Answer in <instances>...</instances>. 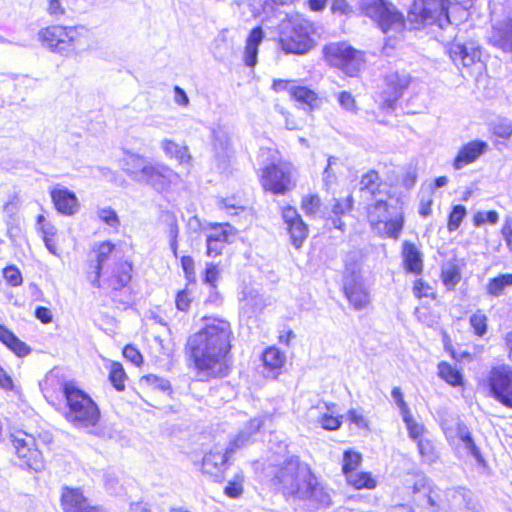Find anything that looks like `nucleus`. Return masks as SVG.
<instances>
[{"label":"nucleus","mask_w":512,"mask_h":512,"mask_svg":"<svg viewBox=\"0 0 512 512\" xmlns=\"http://www.w3.org/2000/svg\"><path fill=\"white\" fill-rule=\"evenodd\" d=\"M264 420L261 417H255L249 421L247 426L232 439L226 450L228 455H232L238 449H241L251 443L252 436L263 426Z\"/></svg>","instance_id":"nucleus-26"},{"label":"nucleus","mask_w":512,"mask_h":512,"mask_svg":"<svg viewBox=\"0 0 512 512\" xmlns=\"http://www.w3.org/2000/svg\"><path fill=\"white\" fill-rule=\"evenodd\" d=\"M91 30L85 25H51L39 30L38 41L50 52L70 56L76 51L81 38H86Z\"/></svg>","instance_id":"nucleus-3"},{"label":"nucleus","mask_w":512,"mask_h":512,"mask_svg":"<svg viewBox=\"0 0 512 512\" xmlns=\"http://www.w3.org/2000/svg\"><path fill=\"white\" fill-rule=\"evenodd\" d=\"M337 100L339 105L346 111L354 112L356 110V101L350 92L342 91L338 93Z\"/></svg>","instance_id":"nucleus-55"},{"label":"nucleus","mask_w":512,"mask_h":512,"mask_svg":"<svg viewBox=\"0 0 512 512\" xmlns=\"http://www.w3.org/2000/svg\"><path fill=\"white\" fill-rule=\"evenodd\" d=\"M332 211L335 216H341L352 209L353 198L351 195L343 199H335Z\"/></svg>","instance_id":"nucleus-52"},{"label":"nucleus","mask_w":512,"mask_h":512,"mask_svg":"<svg viewBox=\"0 0 512 512\" xmlns=\"http://www.w3.org/2000/svg\"><path fill=\"white\" fill-rule=\"evenodd\" d=\"M61 500L64 512H103L99 507L90 506L78 489H66Z\"/></svg>","instance_id":"nucleus-24"},{"label":"nucleus","mask_w":512,"mask_h":512,"mask_svg":"<svg viewBox=\"0 0 512 512\" xmlns=\"http://www.w3.org/2000/svg\"><path fill=\"white\" fill-rule=\"evenodd\" d=\"M444 433L451 444L457 441L462 443L467 454L471 455L477 462H483L480 449L476 446L469 428L463 422H457L453 426L444 427Z\"/></svg>","instance_id":"nucleus-17"},{"label":"nucleus","mask_w":512,"mask_h":512,"mask_svg":"<svg viewBox=\"0 0 512 512\" xmlns=\"http://www.w3.org/2000/svg\"><path fill=\"white\" fill-rule=\"evenodd\" d=\"M181 266L184 271L185 277L188 281L195 280L194 260L190 256H183L181 258Z\"/></svg>","instance_id":"nucleus-60"},{"label":"nucleus","mask_w":512,"mask_h":512,"mask_svg":"<svg viewBox=\"0 0 512 512\" xmlns=\"http://www.w3.org/2000/svg\"><path fill=\"white\" fill-rule=\"evenodd\" d=\"M442 278L444 285L452 290L461 280L460 269L454 264H449L443 269Z\"/></svg>","instance_id":"nucleus-42"},{"label":"nucleus","mask_w":512,"mask_h":512,"mask_svg":"<svg viewBox=\"0 0 512 512\" xmlns=\"http://www.w3.org/2000/svg\"><path fill=\"white\" fill-rule=\"evenodd\" d=\"M369 201L366 215L371 229L380 237L398 239L404 226L403 213L391 211L386 196Z\"/></svg>","instance_id":"nucleus-6"},{"label":"nucleus","mask_w":512,"mask_h":512,"mask_svg":"<svg viewBox=\"0 0 512 512\" xmlns=\"http://www.w3.org/2000/svg\"><path fill=\"white\" fill-rule=\"evenodd\" d=\"M417 447L419 454L425 463L432 464L437 461L438 453L434 443L431 440L427 438L419 439L417 442Z\"/></svg>","instance_id":"nucleus-41"},{"label":"nucleus","mask_w":512,"mask_h":512,"mask_svg":"<svg viewBox=\"0 0 512 512\" xmlns=\"http://www.w3.org/2000/svg\"><path fill=\"white\" fill-rule=\"evenodd\" d=\"M347 482L356 489H373L376 487V480L367 472H352L346 476Z\"/></svg>","instance_id":"nucleus-39"},{"label":"nucleus","mask_w":512,"mask_h":512,"mask_svg":"<svg viewBox=\"0 0 512 512\" xmlns=\"http://www.w3.org/2000/svg\"><path fill=\"white\" fill-rule=\"evenodd\" d=\"M162 148L168 157L176 159L181 164L190 161L191 157L188 154L186 146H182L171 140H164L162 142Z\"/></svg>","instance_id":"nucleus-37"},{"label":"nucleus","mask_w":512,"mask_h":512,"mask_svg":"<svg viewBox=\"0 0 512 512\" xmlns=\"http://www.w3.org/2000/svg\"><path fill=\"white\" fill-rule=\"evenodd\" d=\"M123 356L135 365H139L142 362V355L132 345L125 346L123 349Z\"/></svg>","instance_id":"nucleus-62"},{"label":"nucleus","mask_w":512,"mask_h":512,"mask_svg":"<svg viewBox=\"0 0 512 512\" xmlns=\"http://www.w3.org/2000/svg\"><path fill=\"white\" fill-rule=\"evenodd\" d=\"M202 320V328L187 340V353L199 376L206 379L224 377L229 373L232 363L231 323L215 316H205Z\"/></svg>","instance_id":"nucleus-1"},{"label":"nucleus","mask_w":512,"mask_h":512,"mask_svg":"<svg viewBox=\"0 0 512 512\" xmlns=\"http://www.w3.org/2000/svg\"><path fill=\"white\" fill-rule=\"evenodd\" d=\"M3 276L5 280L12 286H19L22 284V275L19 269L13 265L4 268Z\"/></svg>","instance_id":"nucleus-54"},{"label":"nucleus","mask_w":512,"mask_h":512,"mask_svg":"<svg viewBox=\"0 0 512 512\" xmlns=\"http://www.w3.org/2000/svg\"><path fill=\"white\" fill-rule=\"evenodd\" d=\"M152 162L142 155L126 153L122 159L125 173L135 182L141 183Z\"/></svg>","instance_id":"nucleus-22"},{"label":"nucleus","mask_w":512,"mask_h":512,"mask_svg":"<svg viewBox=\"0 0 512 512\" xmlns=\"http://www.w3.org/2000/svg\"><path fill=\"white\" fill-rule=\"evenodd\" d=\"M67 403L65 418L76 428L94 427L100 420V410L92 398L73 384L63 387Z\"/></svg>","instance_id":"nucleus-4"},{"label":"nucleus","mask_w":512,"mask_h":512,"mask_svg":"<svg viewBox=\"0 0 512 512\" xmlns=\"http://www.w3.org/2000/svg\"><path fill=\"white\" fill-rule=\"evenodd\" d=\"M499 220V215L496 211H478L474 217L473 222L475 226H481L485 224L486 222H489L490 224H496Z\"/></svg>","instance_id":"nucleus-51"},{"label":"nucleus","mask_w":512,"mask_h":512,"mask_svg":"<svg viewBox=\"0 0 512 512\" xmlns=\"http://www.w3.org/2000/svg\"><path fill=\"white\" fill-rule=\"evenodd\" d=\"M321 201L318 195H307L303 197L301 207L307 215H315L319 210Z\"/></svg>","instance_id":"nucleus-50"},{"label":"nucleus","mask_w":512,"mask_h":512,"mask_svg":"<svg viewBox=\"0 0 512 512\" xmlns=\"http://www.w3.org/2000/svg\"><path fill=\"white\" fill-rule=\"evenodd\" d=\"M55 208L64 215H74L79 208L76 195L66 188H55L51 191Z\"/></svg>","instance_id":"nucleus-25"},{"label":"nucleus","mask_w":512,"mask_h":512,"mask_svg":"<svg viewBox=\"0 0 512 512\" xmlns=\"http://www.w3.org/2000/svg\"><path fill=\"white\" fill-rule=\"evenodd\" d=\"M115 245L109 241H104L98 244L94 249L96 257V265L93 272L88 274V280L94 286L99 288L101 286L100 277L103 270L104 263L109 259Z\"/></svg>","instance_id":"nucleus-28"},{"label":"nucleus","mask_w":512,"mask_h":512,"mask_svg":"<svg viewBox=\"0 0 512 512\" xmlns=\"http://www.w3.org/2000/svg\"><path fill=\"white\" fill-rule=\"evenodd\" d=\"M489 386L495 399L512 408V368L500 367L491 371Z\"/></svg>","instance_id":"nucleus-15"},{"label":"nucleus","mask_w":512,"mask_h":512,"mask_svg":"<svg viewBox=\"0 0 512 512\" xmlns=\"http://www.w3.org/2000/svg\"><path fill=\"white\" fill-rule=\"evenodd\" d=\"M179 175L171 168L160 163H151L147 174H145L140 184H145L157 192H166L172 185L178 184Z\"/></svg>","instance_id":"nucleus-16"},{"label":"nucleus","mask_w":512,"mask_h":512,"mask_svg":"<svg viewBox=\"0 0 512 512\" xmlns=\"http://www.w3.org/2000/svg\"><path fill=\"white\" fill-rule=\"evenodd\" d=\"M0 341L18 357H25L31 352V348L26 343L21 341L13 332L3 325H0Z\"/></svg>","instance_id":"nucleus-32"},{"label":"nucleus","mask_w":512,"mask_h":512,"mask_svg":"<svg viewBox=\"0 0 512 512\" xmlns=\"http://www.w3.org/2000/svg\"><path fill=\"white\" fill-rule=\"evenodd\" d=\"M402 418H403L404 423L406 424V428L408 430L409 437L417 442L419 439H423L421 436L423 435V433L425 431L424 425L416 422L411 413H408V414L402 416Z\"/></svg>","instance_id":"nucleus-44"},{"label":"nucleus","mask_w":512,"mask_h":512,"mask_svg":"<svg viewBox=\"0 0 512 512\" xmlns=\"http://www.w3.org/2000/svg\"><path fill=\"white\" fill-rule=\"evenodd\" d=\"M449 55L458 67L467 69L469 74L481 73L484 68L480 46L473 41L464 44L453 43L449 48Z\"/></svg>","instance_id":"nucleus-13"},{"label":"nucleus","mask_w":512,"mask_h":512,"mask_svg":"<svg viewBox=\"0 0 512 512\" xmlns=\"http://www.w3.org/2000/svg\"><path fill=\"white\" fill-rule=\"evenodd\" d=\"M292 99H294L297 103H299L300 107L304 110H313L318 108L322 100L316 92L305 87V86H296L295 89L292 90Z\"/></svg>","instance_id":"nucleus-31"},{"label":"nucleus","mask_w":512,"mask_h":512,"mask_svg":"<svg viewBox=\"0 0 512 512\" xmlns=\"http://www.w3.org/2000/svg\"><path fill=\"white\" fill-rule=\"evenodd\" d=\"M391 395H392L396 405L398 406L402 416L410 413L409 407L406 404V402L404 401L402 391L399 387H394L392 389Z\"/></svg>","instance_id":"nucleus-59"},{"label":"nucleus","mask_w":512,"mask_h":512,"mask_svg":"<svg viewBox=\"0 0 512 512\" xmlns=\"http://www.w3.org/2000/svg\"><path fill=\"white\" fill-rule=\"evenodd\" d=\"M387 89L384 92V107L393 109L395 101H397L408 87L410 78L407 74L391 73L386 79Z\"/></svg>","instance_id":"nucleus-21"},{"label":"nucleus","mask_w":512,"mask_h":512,"mask_svg":"<svg viewBox=\"0 0 512 512\" xmlns=\"http://www.w3.org/2000/svg\"><path fill=\"white\" fill-rule=\"evenodd\" d=\"M279 29L280 45L287 53L305 54L314 46L312 25L299 14H286Z\"/></svg>","instance_id":"nucleus-5"},{"label":"nucleus","mask_w":512,"mask_h":512,"mask_svg":"<svg viewBox=\"0 0 512 512\" xmlns=\"http://www.w3.org/2000/svg\"><path fill=\"white\" fill-rule=\"evenodd\" d=\"M67 0H47L46 1V13L56 19L59 20L66 15V8L64 6Z\"/></svg>","instance_id":"nucleus-47"},{"label":"nucleus","mask_w":512,"mask_h":512,"mask_svg":"<svg viewBox=\"0 0 512 512\" xmlns=\"http://www.w3.org/2000/svg\"><path fill=\"white\" fill-rule=\"evenodd\" d=\"M262 360L264 366L273 372L275 377L285 364L286 356L278 348L272 346L264 351Z\"/></svg>","instance_id":"nucleus-35"},{"label":"nucleus","mask_w":512,"mask_h":512,"mask_svg":"<svg viewBox=\"0 0 512 512\" xmlns=\"http://www.w3.org/2000/svg\"><path fill=\"white\" fill-rule=\"evenodd\" d=\"M362 457L359 453L355 451H345L343 455V465L342 471L347 476L356 470V468L360 465Z\"/></svg>","instance_id":"nucleus-46"},{"label":"nucleus","mask_w":512,"mask_h":512,"mask_svg":"<svg viewBox=\"0 0 512 512\" xmlns=\"http://www.w3.org/2000/svg\"><path fill=\"white\" fill-rule=\"evenodd\" d=\"M349 421L358 426L359 428L367 429L369 421L360 409H350L347 413Z\"/></svg>","instance_id":"nucleus-56"},{"label":"nucleus","mask_w":512,"mask_h":512,"mask_svg":"<svg viewBox=\"0 0 512 512\" xmlns=\"http://www.w3.org/2000/svg\"><path fill=\"white\" fill-rule=\"evenodd\" d=\"M229 457H231V455L227 454V450H225V453L221 451H210L203 457L202 472L216 480H220Z\"/></svg>","instance_id":"nucleus-27"},{"label":"nucleus","mask_w":512,"mask_h":512,"mask_svg":"<svg viewBox=\"0 0 512 512\" xmlns=\"http://www.w3.org/2000/svg\"><path fill=\"white\" fill-rule=\"evenodd\" d=\"M272 158V163L262 169L261 185L264 190L273 194L284 195L295 186L292 179V166L286 162H276Z\"/></svg>","instance_id":"nucleus-10"},{"label":"nucleus","mask_w":512,"mask_h":512,"mask_svg":"<svg viewBox=\"0 0 512 512\" xmlns=\"http://www.w3.org/2000/svg\"><path fill=\"white\" fill-rule=\"evenodd\" d=\"M362 11L378 23L384 33L400 32L404 27V17L396 7L385 0H364Z\"/></svg>","instance_id":"nucleus-9"},{"label":"nucleus","mask_w":512,"mask_h":512,"mask_svg":"<svg viewBox=\"0 0 512 512\" xmlns=\"http://www.w3.org/2000/svg\"><path fill=\"white\" fill-rule=\"evenodd\" d=\"M452 0H414L408 13L410 22L434 25L443 29L451 25L448 13L449 4Z\"/></svg>","instance_id":"nucleus-8"},{"label":"nucleus","mask_w":512,"mask_h":512,"mask_svg":"<svg viewBox=\"0 0 512 512\" xmlns=\"http://www.w3.org/2000/svg\"><path fill=\"white\" fill-rule=\"evenodd\" d=\"M488 148V144L481 140H475L464 145L458 152L453 166L456 170H460L466 165L476 161L483 155Z\"/></svg>","instance_id":"nucleus-23"},{"label":"nucleus","mask_w":512,"mask_h":512,"mask_svg":"<svg viewBox=\"0 0 512 512\" xmlns=\"http://www.w3.org/2000/svg\"><path fill=\"white\" fill-rule=\"evenodd\" d=\"M272 484L287 500L309 501L315 506H328L331 496L321 485L307 463L292 457L275 473Z\"/></svg>","instance_id":"nucleus-2"},{"label":"nucleus","mask_w":512,"mask_h":512,"mask_svg":"<svg viewBox=\"0 0 512 512\" xmlns=\"http://www.w3.org/2000/svg\"><path fill=\"white\" fill-rule=\"evenodd\" d=\"M379 175L376 171L372 170L362 176L360 181L361 196L369 201L382 196H386L381 189Z\"/></svg>","instance_id":"nucleus-29"},{"label":"nucleus","mask_w":512,"mask_h":512,"mask_svg":"<svg viewBox=\"0 0 512 512\" xmlns=\"http://www.w3.org/2000/svg\"><path fill=\"white\" fill-rule=\"evenodd\" d=\"M97 217L99 220L107 224L108 226L112 228H117L120 224L119 218L112 208L106 207V208H100L97 210Z\"/></svg>","instance_id":"nucleus-49"},{"label":"nucleus","mask_w":512,"mask_h":512,"mask_svg":"<svg viewBox=\"0 0 512 512\" xmlns=\"http://www.w3.org/2000/svg\"><path fill=\"white\" fill-rule=\"evenodd\" d=\"M466 214H467V211L463 205L454 206L452 211L450 212L449 218H448V224H447L448 231L449 232L456 231L460 227Z\"/></svg>","instance_id":"nucleus-45"},{"label":"nucleus","mask_w":512,"mask_h":512,"mask_svg":"<svg viewBox=\"0 0 512 512\" xmlns=\"http://www.w3.org/2000/svg\"><path fill=\"white\" fill-rule=\"evenodd\" d=\"M264 38L261 27L251 30L245 45L244 62L247 66L254 67L257 63L258 47Z\"/></svg>","instance_id":"nucleus-30"},{"label":"nucleus","mask_w":512,"mask_h":512,"mask_svg":"<svg viewBox=\"0 0 512 512\" xmlns=\"http://www.w3.org/2000/svg\"><path fill=\"white\" fill-rule=\"evenodd\" d=\"M109 379L113 386L118 390L122 391L125 388L124 381L126 374L120 363L112 362L110 366Z\"/></svg>","instance_id":"nucleus-43"},{"label":"nucleus","mask_w":512,"mask_h":512,"mask_svg":"<svg viewBox=\"0 0 512 512\" xmlns=\"http://www.w3.org/2000/svg\"><path fill=\"white\" fill-rule=\"evenodd\" d=\"M438 374L444 379L447 383L457 386L462 384V375L461 373L446 362H441L438 365Z\"/></svg>","instance_id":"nucleus-40"},{"label":"nucleus","mask_w":512,"mask_h":512,"mask_svg":"<svg viewBox=\"0 0 512 512\" xmlns=\"http://www.w3.org/2000/svg\"><path fill=\"white\" fill-rule=\"evenodd\" d=\"M296 86L295 82L282 79L274 80L272 85L276 92L287 91L290 96H292V90L295 89Z\"/></svg>","instance_id":"nucleus-63"},{"label":"nucleus","mask_w":512,"mask_h":512,"mask_svg":"<svg viewBox=\"0 0 512 512\" xmlns=\"http://www.w3.org/2000/svg\"><path fill=\"white\" fill-rule=\"evenodd\" d=\"M502 236L505 239L508 248L512 252V217H507L505 219L502 227Z\"/></svg>","instance_id":"nucleus-64"},{"label":"nucleus","mask_w":512,"mask_h":512,"mask_svg":"<svg viewBox=\"0 0 512 512\" xmlns=\"http://www.w3.org/2000/svg\"><path fill=\"white\" fill-rule=\"evenodd\" d=\"M470 325L476 335L483 336L487 331V316L480 310L476 311L470 317Z\"/></svg>","instance_id":"nucleus-48"},{"label":"nucleus","mask_w":512,"mask_h":512,"mask_svg":"<svg viewBox=\"0 0 512 512\" xmlns=\"http://www.w3.org/2000/svg\"><path fill=\"white\" fill-rule=\"evenodd\" d=\"M142 382L153 388L160 389L161 391H167L170 389V382L167 379L158 377L153 374L144 376L142 378Z\"/></svg>","instance_id":"nucleus-53"},{"label":"nucleus","mask_w":512,"mask_h":512,"mask_svg":"<svg viewBox=\"0 0 512 512\" xmlns=\"http://www.w3.org/2000/svg\"><path fill=\"white\" fill-rule=\"evenodd\" d=\"M234 235L235 229L230 224H214L207 235V255L212 257L220 255L225 244L229 243Z\"/></svg>","instance_id":"nucleus-19"},{"label":"nucleus","mask_w":512,"mask_h":512,"mask_svg":"<svg viewBox=\"0 0 512 512\" xmlns=\"http://www.w3.org/2000/svg\"><path fill=\"white\" fill-rule=\"evenodd\" d=\"M11 439L15 453L23 465L36 472L44 468V458L33 435L24 431H17L11 435Z\"/></svg>","instance_id":"nucleus-12"},{"label":"nucleus","mask_w":512,"mask_h":512,"mask_svg":"<svg viewBox=\"0 0 512 512\" xmlns=\"http://www.w3.org/2000/svg\"><path fill=\"white\" fill-rule=\"evenodd\" d=\"M412 492L414 494L423 493L427 498L430 508L438 505L436 498L439 497V489L432 487L425 476L418 475L415 477L412 484Z\"/></svg>","instance_id":"nucleus-33"},{"label":"nucleus","mask_w":512,"mask_h":512,"mask_svg":"<svg viewBox=\"0 0 512 512\" xmlns=\"http://www.w3.org/2000/svg\"><path fill=\"white\" fill-rule=\"evenodd\" d=\"M436 500L438 505L431 507V512H470L473 507L470 492L464 488L439 490Z\"/></svg>","instance_id":"nucleus-14"},{"label":"nucleus","mask_w":512,"mask_h":512,"mask_svg":"<svg viewBox=\"0 0 512 512\" xmlns=\"http://www.w3.org/2000/svg\"><path fill=\"white\" fill-rule=\"evenodd\" d=\"M282 218L287 225L292 245L297 249L300 248L308 236V226L292 206L282 208Z\"/></svg>","instance_id":"nucleus-18"},{"label":"nucleus","mask_w":512,"mask_h":512,"mask_svg":"<svg viewBox=\"0 0 512 512\" xmlns=\"http://www.w3.org/2000/svg\"><path fill=\"white\" fill-rule=\"evenodd\" d=\"M403 259L405 267L408 271L413 273H420L422 271V258L416 246L409 242L403 244Z\"/></svg>","instance_id":"nucleus-34"},{"label":"nucleus","mask_w":512,"mask_h":512,"mask_svg":"<svg viewBox=\"0 0 512 512\" xmlns=\"http://www.w3.org/2000/svg\"><path fill=\"white\" fill-rule=\"evenodd\" d=\"M510 286H512V274L508 273L491 279L486 286V290L488 294L498 297L504 294L505 289Z\"/></svg>","instance_id":"nucleus-38"},{"label":"nucleus","mask_w":512,"mask_h":512,"mask_svg":"<svg viewBox=\"0 0 512 512\" xmlns=\"http://www.w3.org/2000/svg\"><path fill=\"white\" fill-rule=\"evenodd\" d=\"M243 476L237 475L233 481H230L228 485L225 487V493L229 497L237 498L243 492L242 487Z\"/></svg>","instance_id":"nucleus-57"},{"label":"nucleus","mask_w":512,"mask_h":512,"mask_svg":"<svg viewBox=\"0 0 512 512\" xmlns=\"http://www.w3.org/2000/svg\"><path fill=\"white\" fill-rule=\"evenodd\" d=\"M132 266L128 262H121L113 271L110 279V286L114 290L125 287L131 280Z\"/></svg>","instance_id":"nucleus-36"},{"label":"nucleus","mask_w":512,"mask_h":512,"mask_svg":"<svg viewBox=\"0 0 512 512\" xmlns=\"http://www.w3.org/2000/svg\"><path fill=\"white\" fill-rule=\"evenodd\" d=\"M220 270L217 265L210 263L207 264L205 273V282L211 286V289H216V283L219 279Z\"/></svg>","instance_id":"nucleus-58"},{"label":"nucleus","mask_w":512,"mask_h":512,"mask_svg":"<svg viewBox=\"0 0 512 512\" xmlns=\"http://www.w3.org/2000/svg\"><path fill=\"white\" fill-rule=\"evenodd\" d=\"M329 63L338 67L346 74L353 76L364 63L363 53L345 42L331 43L324 48Z\"/></svg>","instance_id":"nucleus-11"},{"label":"nucleus","mask_w":512,"mask_h":512,"mask_svg":"<svg viewBox=\"0 0 512 512\" xmlns=\"http://www.w3.org/2000/svg\"><path fill=\"white\" fill-rule=\"evenodd\" d=\"M343 289L347 300L355 310H363L370 305L371 296L363 282L357 253H349L345 258Z\"/></svg>","instance_id":"nucleus-7"},{"label":"nucleus","mask_w":512,"mask_h":512,"mask_svg":"<svg viewBox=\"0 0 512 512\" xmlns=\"http://www.w3.org/2000/svg\"><path fill=\"white\" fill-rule=\"evenodd\" d=\"M321 426L326 430H336L341 426V419L339 417H335L329 414H324L320 418Z\"/></svg>","instance_id":"nucleus-61"},{"label":"nucleus","mask_w":512,"mask_h":512,"mask_svg":"<svg viewBox=\"0 0 512 512\" xmlns=\"http://www.w3.org/2000/svg\"><path fill=\"white\" fill-rule=\"evenodd\" d=\"M488 40L493 46L505 52H512V18L495 22Z\"/></svg>","instance_id":"nucleus-20"}]
</instances>
